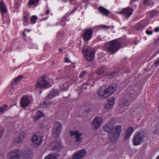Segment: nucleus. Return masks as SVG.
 Instances as JSON below:
<instances>
[{"instance_id":"obj_1","label":"nucleus","mask_w":159,"mask_h":159,"mask_svg":"<svg viewBox=\"0 0 159 159\" xmlns=\"http://www.w3.org/2000/svg\"><path fill=\"white\" fill-rule=\"evenodd\" d=\"M115 84H112L108 88L104 89V87H102L98 91V94L100 98H107L112 94L116 89Z\"/></svg>"},{"instance_id":"obj_2","label":"nucleus","mask_w":159,"mask_h":159,"mask_svg":"<svg viewBox=\"0 0 159 159\" xmlns=\"http://www.w3.org/2000/svg\"><path fill=\"white\" fill-rule=\"evenodd\" d=\"M133 92L134 91L133 90H131L130 92H129L126 95V97L127 98L126 102V101L125 102H121L120 103L119 110L120 111L121 113L124 112L125 110L127 109L128 106L130 102H132L135 99L136 96Z\"/></svg>"},{"instance_id":"obj_3","label":"nucleus","mask_w":159,"mask_h":159,"mask_svg":"<svg viewBox=\"0 0 159 159\" xmlns=\"http://www.w3.org/2000/svg\"><path fill=\"white\" fill-rule=\"evenodd\" d=\"M121 45L120 39H115L110 41L106 45V48L109 52L114 54L116 52Z\"/></svg>"},{"instance_id":"obj_4","label":"nucleus","mask_w":159,"mask_h":159,"mask_svg":"<svg viewBox=\"0 0 159 159\" xmlns=\"http://www.w3.org/2000/svg\"><path fill=\"white\" fill-rule=\"evenodd\" d=\"M121 126L116 125L112 128V131L109 134V139L112 141L117 140L119 137L121 132Z\"/></svg>"},{"instance_id":"obj_5","label":"nucleus","mask_w":159,"mask_h":159,"mask_svg":"<svg viewBox=\"0 0 159 159\" xmlns=\"http://www.w3.org/2000/svg\"><path fill=\"white\" fill-rule=\"evenodd\" d=\"M83 52L84 58L88 61L92 60L94 57V52L90 47L87 45H85L84 47Z\"/></svg>"},{"instance_id":"obj_6","label":"nucleus","mask_w":159,"mask_h":159,"mask_svg":"<svg viewBox=\"0 0 159 159\" xmlns=\"http://www.w3.org/2000/svg\"><path fill=\"white\" fill-rule=\"evenodd\" d=\"M49 83L46 75H43L39 78L36 82L35 87L36 88L41 89L48 87Z\"/></svg>"},{"instance_id":"obj_7","label":"nucleus","mask_w":159,"mask_h":159,"mask_svg":"<svg viewBox=\"0 0 159 159\" xmlns=\"http://www.w3.org/2000/svg\"><path fill=\"white\" fill-rule=\"evenodd\" d=\"M43 138L42 134L39 132H36L33 135L31 141L35 145H39L41 144L43 142Z\"/></svg>"},{"instance_id":"obj_8","label":"nucleus","mask_w":159,"mask_h":159,"mask_svg":"<svg viewBox=\"0 0 159 159\" xmlns=\"http://www.w3.org/2000/svg\"><path fill=\"white\" fill-rule=\"evenodd\" d=\"M144 137V133L143 131H139L135 134L133 139V143L135 145L140 144Z\"/></svg>"},{"instance_id":"obj_9","label":"nucleus","mask_w":159,"mask_h":159,"mask_svg":"<svg viewBox=\"0 0 159 159\" xmlns=\"http://www.w3.org/2000/svg\"><path fill=\"white\" fill-rule=\"evenodd\" d=\"M93 34V30L91 29L84 30L82 34V37L84 41H89L91 38Z\"/></svg>"},{"instance_id":"obj_10","label":"nucleus","mask_w":159,"mask_h":159,"mask_svg":"<svg viewBox=\"0 0 159 159\" xmlns=\"http://www.w3.org/2000/svg\"><path fill=\"white\" fill-rule=\"evenodd\" d=\"M22 154V152L20 150H14L8 153V157L10 159H18Z\"/></svg>"},{"instance_id":"obj_11","label":"nucleus","mask_w":159,"mask_h":159,"mask_svg":"<svg viewBox=\"0 0 159 159\" xmlns=\"http://www.w3.org/2000/svg\"><path fill=\"white\" fill-rule=\"evenodd\" d=\"M49 147L50 149L55 152L59 151L61 149V143L60 142L56 140L50 144Z\"/></svg>"},{"instance_id":"obj_12","label":"nucleus","mask_w":159,"mask_h":159,"mask_svg":"<svg viewBox=\"0 0 159 159\" xmlns=\"http://www.w3.org/2000/svg\"><path fill=\"white\" fill-rule=\"evenodd\" d=\"M87 153L86 151L84 149L75 152L72 156L73 159H80L85 156Z\"/></svg>"},{"instance_id":"obj_13","label":"nucleus","mask_w":159,"mask_h":159,"mask_svg":"<svg viewBox=\"0 0 159 159\" xmlns=\"http://www.w3.org/2000/svg\"><path fill=\"white\" fill-rule=\"evenodd\" d=\"M134 10L132 8L127 7L123 9L120 13L125 18H128L133 13Z\"/></svg>"},{"instance_id":"obj_14","label":"nucleus","mask_w":159,"mask_h":159,"mask_svg":"<svg viewBox=\"0 0 159 159\" xmlns=\"http://www.w3.org/2000/svg\"><path fill=\"white\" fill-rule=\"evenodd\" d=\"M102 122V120L101 117H96L93 120L92 125L94 129H97L101 125Z\"/></svg>"},{"instance_id":"obj_15","label":"nucleus","mask_w":159,"mask_h":159,"mask_svg":"<svg viewBox=\"0 0 159 159\" xmlns=\"http://www.w3.org/2000/svg\"><path fill=\"white\" fill-rule=\"evenodd\" d=\"M31 100L27 96H24L20 100L21 105L24 108L28 106Z\"/></svg>"},{"instance_id":"obj_16","label":"nucleus","mask_w":159,"mask_h":159,"mask_svg":"<svg viewBox=\"0 0 159 159\" xmlns=\"http://www.w3.org/2000/svg\"><path fill=\"white\" fill-rule=\"evenodd\" d=\"M54 126H55L56 128L53 129L52 133L55 136H57L59 135L61 130V123L57 121L55 122Z\"/></svg>"},{"instance_id":"obj_17","label":"nucleus","mask_w":159,"mask_h":159,"mask_svg":"<svg viewBox=\"0 0 159 159\" xmlns=\"http://www.w3.org/2000/svg\"><path fill=\"white\" fill-rule=\"evenodd\" d=\"M70 134L71 136H75L76 139V142H81V140L83 139V138L81 137L82 134L79 133L77 131H70Z\"/></svg>"},{"instance_id":"obj_18","label":"nucleus","mask_w":159,"mask_h":159,"mask_svg":"<svg viewBox=\"0 0 159 159\" xmlns=\"http://www.w3.org/2000/svg\"><path fill=\"white\" fill-rule=\"evenodd\" d=\"M115 101V99L114 98H111L107 99V102L106 104L104 109L107 110L111 108L114 105Z\"/></svg>"},{"instance_id":"obj_19","label":"nucleus","mask_w":159,"mask_h":159,"mask_svg":"<svg viewBox=\"0 0 159 159\" xmlns=\"http://www.w3.org/2000/svg\"><path fill=\"white\" fill-rule=\"evenodd\" d=\"M110 72V73L107 74V76L110 79H111L112 77L117 75L120 76L121 74L118 71V70L117 69H115L114 67L111 69Z\"/></svg>"},{"instance_id":"obj_20","label":"nucleus","mask_w":159,"mask_h":159,"mask_svg":"<svg viewBox=\"0 0 159 159\" xmlns=\"http://www.w3.org/2000/svg\"><path fill=\"white\" fill-rule=\"evenodd\" d=\"M30 15L28 12H25L24 13L23 19L22 20L24 25H27L29 23V21Z\"/></svg>"},{"instance_id":"obj_21","label":"nucleus","mask_w":159,"mask_h":159,"mask_svg":"<svg viewBox=\"0 0 159 159\" xmlns=\"http://www.w3.org/2000/svg\"><path fill=\"white\" fill-rule=\"evenodd\" d=\"M25 133L24 131L20 132L18 137L15 139V142L17 143H21L25 138Z\"/></svg>"},{"instance_id":"obj_22","label":"nucleus","mask_w":159,"mask_h":159,"mask_svg":"<svg viewBox=\"0 0 159 159\" xmlns=\"http://www.w3.org/2000/svg\"><path fill=\"white\" fill-rule=\"evenodd\" d=\"M24 159H31L32 157V153L30 150L25 151L23 153Z\"/></svg>"},{"instance_id":"obj_23","label":"nucleus","mask_w":159,"mask_h":159,"mask_svg":"<svg viewBox=\"0 0 159 159\" xmlns=\"http://www.w3.org/2000/svg\"><path fill=\"white\" fill-rule=\"evenodd\" d=\"M0 10L2 15L6 13L7 11L5 4L3 1L0 2Z\"/></svg>"},{"instance_id":"obj_24","label":"nucleus","mask_w":159,"mask_h":159,"mask_svg":"<svg viewBox=\"0 0 159 159\" xmlns=\"http://www.w3.org/2000/svg\"><path fill=\"white\" fill-rule=\"evenodd\" d=\"M99 12L104 16H107L110 14V12L105 8L100 7L98 8Z\"/></svg>"},{"instance_id":"obj_25","label":"nucleus","mask_w":159,"mask_h":159,"mask_svg":"<svg viewBox=\"0 0 159 159\" xmlns=\"http://www.w3.org/2000/svg\"><path fill=\"white\" fill-rule=\"evenodd\" d=\"M134 130V128L132 127H129L126 130L125 138L126 139L129 138Z\"/></svg>"},{"instance_id":"obj_26","label":"nucleus","mask_w":159,"mask_h":159,"mask_svg":"<svg viewBox=\"0 0 159 159\" xmlns=\"http://www.w3.org/2000/svg\"><path fill=\"white\" fill-rule=\"evenodd\" d=\"M66 35V34L65 32L63 31H61L57 33V38L58 40H61L65 38Z\"/></svg>"},{"instance_id":"obj_27","label":"nucleus","mask_w":159,"mask_h":159,"mask_svg":"<svg viewBox=\"0 0 159 159\" xmlns=\"http://www.w3.org/2000/svg\"><path fill=\"white\" fill-rule=\"evenodd\" d=\"M59 157V155L55 153H50L46 156L44 159H57Z\"/></svg>"},{"instance_id":"obj_28","label":"nucleus","mask_w":159,"mask_h":159,"mask_svg":"<svg viewBox=\"0 0 159 159\" xmlns=\"http://www.w3.org/2000/svg\"><path fill=\"white\" fill-rule=\"evenodd\" d=\"M110 124L109 123H107L103 128V131L110 134L112 131V128H111L110 127Z\"/></svg>"},{"instance_id":"obj_29","label":"nucleus","mask_w":159,"mask_h":159,"mask_svg":"<svg viewBox=\"0 0 159 159\" xmlns=\"http://www.w3.org/2000/svg\"><path fill=\"white\" fill-rule=\"evenodd\" d=\"M44 114L40 111H38L35 116L33 117L34 120L35 121H37L41 117H43Z\"/></svg>"},{"instance_id":"obj_30","label":"nucleus","mask_w":159,"mask_h":159,"mask_svg":"<svg viewBox=\"0 0 159 159\" xmlns=\"http://www.w3.org/2000/svg\"><path fill=\"white\" fill-rule=\"evenodd\" d=\"M93 80H89L88 82L84 84L83 86H82V88L83 89H87V87H86V85H90L92 86H93Z\"/></svg>"},{"instance_id":"obj_31","label":"nucleus","mask_w":159,"mask_h":159,"mask_svg":"<svg viewBox=\"0 0 159 159\" xmlns=\"http://www.w3.org/2000/svg\"><path fill=\"white\" fill-rule=\"evenodd\" d=\"M59 92L57 90H55L53 92L50 93L48 95V98H52L55 96L58 95Z\"/></svg>"},{"instance_id":"obj_32","label":"nucleus","mask_w":159,"mask_h":159,"mask_svg":"<svg viewBox=\"0 0 159 159\" xmlns=\"http://www.w3.org/2000/svg\"><path fill=\"white\" fill-rule=\"evenodd\" d=\"M39 0H29L28 4L30 7L33 6H37Z\"/></svg>"},{"instance_id":"obj_33","label":"nucleus","mask_w":159,"mask_h":159,"mask_svg":"<svg viewBox=\"0 0 159 159\" xmlns=\"http://www.w3.org/2000/svg\"><path fill=\"white\" fill-rule=\"evenodd\" d=\"M105 67L102 66L100 68L98 71V73L99 75H105Z\"/></svg>"},{"instance_id":"obj_34","label":"nucleus","mask_w":159,"mask_h":159,"mask_svg":"<svg viewBox=\"0 0 159 159\" xmlns=\"http://www.w3.org/2000/svg\"><path fill=\"white\" fill-rule=\"evenodd\" d=\"M60 87L62 91H65L68 89V86L67 84L65 83L64 84H60Z\"/></svg>"},{"instance_id":"obj_35","label":"nucleus","mask_w":159,"mask_h":159,"mask_svg":"<svg viewBox=\"0 0 159 159\" xmlns=\"http://www.w3.org/2000/svg\"><path fill=\"white\" fill-rule=\"evenodd\" d=\"M23 76L22 75H20L19 77H16L14 80L12 82V85L16 84L20 82Z\"/></svg>"},{"instance_id":"obj_36","label":"nucleus","mask_w":159,"mask_h":159,"mask_svg":"<svg viewBox=\"0 0 159 159\" xmlns=\"http://www.w3.org/2000/svg\"><path fill=\"white\" fill-rule=\"evenodd\" d=\"M143 4L144 5L150 6L153 4V0H144Z\"/></svg>"},{"instance_id":"obj_37","label":"nucleus","mask_w":159,"mask_h":159,"mask_svg":"<svg viewBox=\"0 0 159 159\" xmlns=\"http://www.w3.org/2000/svg\"><path fill=\"white\" fill-rule=\"evenodd\" d=\"M7 106L6 105H4L0 107V114L4 113L7 110Z\"/></svg>"},{"instance_id":"obj_38","label":"nucleus","mask_w":159,"mask_h":159,"mask_svg":"<svg viewBox=\"0 0 159 159\" xmlns=\"http://www.w3.org/2000/svg\"><path fill=\"white\" fill-rule=\"evenodd\" d=\"M159 11H152L150 15V16L151 17H153L154 16H156L158 15Z\"/></svg>"},{"instance_id":"obj_39","label":"nucleus","mask_w":159,"mask_h":159,"mask_svg":"<svg viewBox=\"0 0 159 159\" xmlns=\"http://www.w3.org/2000/svg\"><path fill=\"white\" fill-rule=\"evenodd\" d=\"M143 27V25L141 23H138L135 26V29L137 30L142 29Z\"/></svg>"},{"instance_id":"obj_40","label":"nucleus","mask_w":159,"mask_h":159,"mask_svg":"<svg viewBox=\"0 0 159 159\" xmlns=\"http://www.w3.org/2000/svg\"><path fill=\"white\" fill-rule=\"evenodd\" d=\"M37 19V17L35 16H32L31 19L30 21L33 24L35 23L36 20Z\"/></svg>"},{"instance_id":"obj_41","label":"nucleus","mask_w":159,"mask_h":159,"mask_svg":"<svg viewBox=\"0 0 159 159\" xmlns=\"http://www.w3.org/2000/svg\"><path fill=\"white\" fill-rule=\"evenodd\" d=\"M49 104V103L48 102H42L40 104V106L42 107H47L48 105Z\"/></svg>"},{"instance_id":"obj_42","label":"nucleus","mask_w":159,"mask_h":159,"mask_svg":"<svg viewBox=\"0 0 159 159\" xmlns=\"http://www.w3.org/2000/svg\"><path fill=\"white\" fill-rule=\"evenodd\" d=\"M87 75V72L84 70L82 71L80 75V78H84Z\"/></svg>"},{"instance_id":"obj_43","label":"nucleus","mask_w":159,"mask_h":159,"mask_svg":"<svg viewBox=\"0 0 159 159\" xmlns=\"http://www.w3.org/2000/svg\"><path fill=\"white\" fill-rule=\"evenodd\" d=\"M50 12V10L47 9L45 12L42 14V15L45 16L46 15H48Z\"/></svg>"},{"instance_id":"obj_44","label":"nucleus","mask_w":159,"mask_h":159,"mask_svg":"<svg viewBox=\"0 0 159 159\" xmlns=\"http://www.w3.org/2000/svg\"><path fill=\"white\" fill-rule=\"evenodd\" d=\"M159 52H157V51L155 52L153 54L152 56L151 57L150 59H153V58L155 57H156V56L157 55V54Z\"/></svg>"},{"instance_id":"obj_45","label":"nucleus","mask_w":159,"mask_h":159,"mask_svg":"<svg viewBox=\"0 0 159 159\" xmlns=\"http://www.w3.org/2000/svg\"><path fill=\"white\" fill-rule=\"evenodd\" d=\"M15 7L16 8H18L20 5V1H18L17 2H16V1H15Z\"/></svg>"},{"instance_id":"obj_46","label":"nucleus","mask_w":159,"mask_h":159,"mask_svg":"<svg viewBox=\"0 0 159 159\" xmlns=\"http://www.w3.org/2000/svg\"><path fill=\"white\" fill-rule=\"evenodd\" d=\"M154 66H157L159 64V59L157 60L154 62Z\"/></svg>"},{"instance_id":"obj_47","label":"nucleus","mask_w":159,"mask_h":159,"mask_svg":"<svg viewBox=\"0 0 159 159\" xmlns=\"http://www.w3.org/2000/svg\"><path fill=\"white\" fill-rule=\"evenodd\" d=\"M65 19L63 18L62 20L60 23L61 25H65L66 23L65 22Z\"/></svg>"},{"instance_id":"obj_48","label":"nucleus","mask_w":159,"mask_h":159,"mask_svg":"<svg viewBox=\"0 0 159 159\" xmlns=\"http://www.w3.org/2000/svg\"><path fill=\"white\" fill-rule=\"evenodd\" d=\"M100 27L101 28L105 29H107L109 28L108 26L105 25H101L100 26Z\"/></svg>"},{"instance_id":"obj_49","label":"nucleus","mask_w":159,"mask_h":159,"mask_svg":"<svg viewBox=\"0 0 159 159\" xmlns=\"http://www.w3.org/2000/svg\"><path fill=\"white\" fill-rule=\"evenodd\" d=\"M146 33L148 35H151L152 34V32L151 31L147 30Z\"/></svg>"},{"instance_id":"obj_50","label":"nucleus","mask_w":159,"mask_h":159,"mask_svg":"<svg viewBox=\"0 0 159 159\" xmlns=\"http://www.w3.org/2000/svg\"><path fill=\"white\" fill-rule=\"evenodd\" d=\"M127 70H125V69L123 70V71L124 72L128 73L129 72V69L128 68H126Z\"/></svg>"},{"instance_id":"obj_51","label":"nucleus","mask_w":159,"mask_h":159,"mask_svg":"<svg viewBox=\"0 0 159 159\" xmlns=\"http://www.w3.org/2000/svg\"><path fill=\"white\" fill-rule=\"evenodd\" d=\"M139 0H131L130 2V4L132 5L133 4L134 2L135 1H139Z\"/></svg>"},{"instance_id":"obj_52","label":"nucleus","mask_w":159,"mask_h":159,"mask_svg":"<svg viewBox=\"0 0 159 159\" xmlns=\"http://www.w3.org/2000/svg\"><path fill=\"white\" fill-rule=\"evenodd\" d=\"M65 61L66 62L69 63L70 62V60L68 58H65Z\"/></svg>"},{"instance_id":"obj_53","label":"nucleus","mask_w":159,"mask_h":159,"mask_svg":"<svg viewBox=\"0 0 159 159\" xmlns=\"http://www.w3.org/2000/svg\"><path fill=\"white\" fill-rule=\"evenodd\" d=\"M155 31L156 32H158L159 31V27H157L155 28Z\"/></svg>"},{"instance_id":"obj_54","label":"nucleus","mask_w":159,"mask_h":159,"mask_svg":"<svg viewBox=\"0 0 159 159\" xmlns=\"http://www.w3.org/2000/svg\"><path fill=\"white\" fill-rule=\"evenodd\" d=\"M2 128L1 127V126L0 125V135L2 134Z\"/></svg>"},{"instance_id":"obj_55","label":"nucleus","mask_w":159,"mask_h":159,"mask_svg":"<svg viewBox=\"0 0 159 159\" xmlns=\"http://www.w3.org/2000/svg\"><path fill=\"white\" fill-rule=\"evenodd\" d=\"M30 30L29 29H25V31H26L27 32H29L30 31Z\"/></svg>"},{"instance_id":"obj_56","label":"nucleus","mask_w":159,"mask_h":159,"mask_svg":"<svg viewBox=\"0 0 159 159\" xmlns=\"http://www.w3.org/2000/svg\"><path fill=\"white\" fill-rule=\"evenodd\" d=\"M59 51L60 52H62V49L61 48H59Z\"/></svg>"},{"instance_id":"obj_57","label":"nucleus","mask_w":159,"mask_h":159,"mask_svg":"<svg viewBox=\"0 0 159 159\" xmlns=\"http://www.w3.org/2000/svg\"><path fill=\"white\" fill-rule=\"evenodd\" d=\"M23 35H24V36H25L26 34H25V31L23 32Z\"/></svg>"},{"instance_id":"obj_58","label":"nucleus","mask_w":159,"mask_h":159,"mask_svg":"<svg viewBox=\"0 0 159 159\" xmlns=\"http://www.w3.org/2000/svg\"><path fill=\"white\" fill-rule=\"evenodd\" d=\"M75 10H76V9H75V10H73V11H72L71 12V14H72V13H74L75 11Z\"/></svg>"},{"instance_id":"obj_59","label":"nucleus","mask_w":159,"mask_h":159,"mask_svg":"<svg viewBox=\"0 0 159 159\" xmlns=\"http://www.w3.org/2000/svg\"><path fill=\"white\" fill-rule=\"evenodd\" d=\"M158 132V130H157V131H154V133L155 134H157Z\"/></svg>"},{"instance_id":"obj_60","label":"nucleus","mask_w":159,"mask_h":159,"mask_svg":"<svg viewBox=\"0 0 159 159\" xmlns=\"http://www.w3.org/2000/svg\"><path fill=\"white\" fill-rule=\"evenodd\" d=\"M156 159H159V155L157 156V158H156Z\"/></svg>"},{"instance_id":"obj_61","label":"nucleus","mask_w":159,"mask_h":159,"mask_svg":"<svg viewBox=\"0 0 159 159\" xmlns=\"http://www.w3.org/2000/svg\"><path fill=\"white\" fill-rule=\"evenodd\" d=\"M65 2H66V0H65Z\"/></svg>"}]
</instances>
